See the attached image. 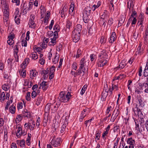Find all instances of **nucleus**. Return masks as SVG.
I'll return each instance as SVG.
<instances>
[{
	"instance_id": "de8ad7c7",
	"label": "nucleus",
	"mask_w": 148,
	"mask_h": 148,
	"mask_svg": "<svg viewBox=\"0 0 148 148\" xmlns=\"http://www.w3.org/2000/svg\"><path fill=\"white\" fill-rule=\"evenodd\" d=\"M57 53H56L55 57L54 58V60H53V62L54 64H56L58 61L59 58H56V57L58 56V55H57Z\"/></svg>"
},
{
	"instance_id": "423d86ee",
	"label": "nucleus",
	"mask_w": 148,
	"mask_h": 148,
	"mask_svg": "<svg viewBox=\"0 0 148 148\" xmlns=\"http://www.w3.org/2000/svg\"><path fill=\"white\" fill-rule=\"evenodd\" d=\"M91 8L90 6L85 7L83 11V15H90Z\"/></svg>"
},
{
	"instance_id": "f03ea898",
	"label": "nucleus",
	"mask_w": 148,
	"mask_h": 148,
	"mask_svg": "<svg viewBox=\"0 0 148 148\" xmlns=\"http://www.w3.org/2000/svg\"><path fill=\"white\" fill-rule=\"evenodd\" d=\"M86 61L85 59L82 58L80 62V67L79 69L77 71V72L76 73V75H79L82 73L81 70L83 69L85 65Z\"/></svg>"
},
{
	"instance_id": "49530a36",
	"label": "nucleus",
	"mask_w": 148,
	"mask_h": 148,
	"mask_svg": "<svg viewBox=\"0 0 148 148\" xmlns=\"http://www.w3.org/2000/svg\"><path fill=\"white\" fill-rule=\"evenodd\" d=\"M138 101L140 105H142L143 104V98L142 97H140L138 98Z\"/></svg>"
},
{
	"instance_id": "79ce46f5",
	"label": "nucleus",
	"mask_w": 148,
	"mask_h": 148,
	"mask_svg": "<svg viewBox=\"0 0 148 148\" xmlns=\"http://www.w3.org/2000/svg\"><path fill=\"white\" fill-rule=\"evenodd\" d=\"M22 119V116L21 114H19L18 115L16 119V121H21Z\"/></svg>"
},
{
	"instance_id": "aec40b11",
	"label": "nucleus",
	"mask_w": 148,
	"mask_h": 148,
	"mask_svg": "<svg viewBox=\"0 0 148 148\" xmlns=\"http://www.w3.org/2000/svg\"><path fill=\"white\" fill-rule=\"evenodd\" d=\"M108 90H107L106 89L105 90H103L101 94L102 98H103L104 99V98H106V97L108 94Z\"/></svg>"
},
{
	"instance_id": "0eeeda50",
	"label": "nucleus",
	"mask_w": 148,
	"mask_h": 148,
	"mask_svg": "<svg viewBox=\"0 0 148 148\" xmlns=\"http://www.w3.org/2000/svg\"><path fill=\"white\" fill-rule=\"evenodd\" d=\"M15 47H16L14 49V56L15 58V60L16 62H18V48H17V45H15Z\"/></svg>"
},
{
	"instance_id": "6ab92c4d",
	"label": "nucleus",
	"mask_w": 148,
	"mask_h": 148,
	"mask_svg": "<svg viewBox=\"0 0 148 148\" xmlns=\"http://www.w3.org/2000/svg\"><path fill=\"white\" fill-rule=\"evenodd\" d=\"M125 62V60H122L121 63H120L119 67H117V68H120L121 69L123 68L126 65Z\"/></svg>"
},
{
	"instance_id": "6e6d98bb",
	"label": "nucleus",
	"mask_w": 148,
	"mask_h": 148,
	"mask_svg": "<svg viewBox=\"0 0 148 148\" xmlns=\"http://www.w3.org/2000/svg\"><path fill=\"white\" fill-rule=\"evenodd\" d=\"M125 19L124 17L122 16L120 17L119 20V22L121 23H123L124 22Z\"/></svg>"
},
{
	"instance_id": "0e129e2a",
	"label": "nucleus",
	"mask_w": 148,
	"mask_h": 148,
	"mask_svg": "<svg viewBox=\"0 0 148 148\" xmlns=\"http://www.w3.org/2000/svg\"><path fill=\"white\" fill-rule=\"evenodd\" d=\"M45 61L44 59L43 58H41L39 60V62L41 64H43L45 63Z\"/></svg>"
},
{
	"instance_id": "1a4fd4ad",
	"label": "nucleus",
	"mask_w": 148,
	"mask_h": 148,
	"mask_svg": "<svg viewBox=\"0 0 148 148\" xmlns=\"http://www.w3.org/2000/svg\"><path fill=\"white\" fill-rule=\"evenodd\" d=\"M71 96L70 93L68 92L67 95H66L63 98L62 100H61L62 102H67L70 99V97Z\"/></svg>"
},
{
	"instance_id": "4c0bfd02",
	"label": "nucleus",
	"mask_w": 148,
	"mask_h": 148,
	"mask_svg": "<svg viewBox=\"0 0 148 148\" xmlns=\"http://www.w3.org/2000/svg\"><path fill=\"white\" fill-rule=\"evenodd\" d=\"M106 41V38L105 37L102 36L100 39V42L101 44H104Z\"/></svg>"
},
{
	"instance_id": "b1692460",
	"label": "nucleus",
	"mask_w": 148,
	"mask_h": 148,
	"mask_svg": "<svg viewBox=\"0 0 148 148\" xmlns=\"http://www.w3.org/2000/svg\"><path fill=\"white\" fill-rule=\"evenodd\" d=\"M67 9L66 8V7L65 6L63 7L62 10H61V17H63L65 16V13L67 11Z\"/></svg>"
},
{
	"instance_id": "7ed1b4c3",
	"label": "nucleus",
	"mask_w": 148,
	"mask_h": 148,
	"mask_svg": "<svg viewBox=\"0 0 148 148\" xmlns=\"http://www.w3.org/2000/svg\"><path fill=\"white\" fill-rule=\"evenodd\" d=\"M72 37L74 42H78L80 38V33L78 32H73Z\"/></svg>"
},
{
	"instance_id": "2eb2a0df",
	"label": "nucleus",
	"mask_w": 148,
	"mask_h": 148,
	"mask_svg": "<svg viewBox=\"0 0 148 148\" xmlns=\"http://www.w3.org/2000/svg\"><path fill=\"white\" fill-rule=\"evenodd\" d=\"M16 143L17 144L20 145V146L22 147H24L25 143V141L23 140H17Z\"/></svg>"
},
{
	"instance_id": "20e7f679",
	"label": "nucleus",
	"mask_w": 148,
	"mask_h": 148,
	"mask_svg": "<svg viewBox=\"0 0 148 148\" xmlns=\"http://www.w3.org/2000/svg\"><path fill=\"white\" fill-rule=\"evenodd\" d=\"M101 55H100L99 56L100 57L98 60V62L97 63V65L98 66L100 67H103V66L106 64L107 63V60H103L102 59Z\"/></svg>"
},
{
	"instance_id": "c85d7f7f",
	"label": "nucleus",
	"mask_w": 148,
	"mask_h": 148,
	"mask_svg": "<svg viewBox=\"0 0 148 148\" xmlns=\"http://www.w3.org/2000/svg\"><path fill=\"white\" fill-rule=\"evenodd\" d=\"M19 16L18 15H16L14 18V20L15 23L17 24H18L20 23V19L19 18Z\"/></svg>"
},
{
	"instance_id": "774afa93",
	"label": "nucleus",
	"mask_w": 148,
	"mask_h": 148,
	"mask_svg": "<svg viewBox=\"0 0 148 148\" xmlns=\"http://www.w3.org/2000/svg\"><path fill=\"white\" fill-rule=\"evenodd\" d=\"M2 88L5 91H7L8 90V88L7 86V85L5 84H4V85L2 86Z\"/></svg>"
},
{
	"instance_id": "ea45409f",
	"label": "nucleus",
	"mask_w": 148,
	"mask_h": 148,
	"mask_svg": "<svg viewBox=\"0 0 148 148\" xmlns=\"http://www.w3.org/2000/svg\"><path fill=\"white\" fill-rule=\"evenodd\" d=\"M86 87L87 86L85 85L82 88L80 92V94L82 95H83V94L84 93L85 91V89H86Z\"/></svg>"
},
{
	"instance_id": "dca6fc26",
	"label": "nucleus",
	"mask_w": 148,
	"mask_h": 148,
	"mask_svg": "<svg viewBox=\"0 0 148 148\" xmlns=\"http://www.w3.org/2000/svg\"><path fill=\"white\" fill-rule=\"evenodd\" d=\"M127 144H130V145H133L135 144V142L134 140L132 139V138H128L127 141Z\"/></svg>"
},
{
	"instance_id": "c756f323",
	"label": "nucleus",
	"mask_w": 148,
	"mask_h": 148,
	"mask_svg": "<svg viewBox=\"0 0 148 148\" xmlns=\"http://www.w3.org/2000/svg\"><path fill=\"white\" fill-rule=\"evenodd\" d=\"M29 22V24H30L31 25H29L30 27L34 28L35 27V24L34 20H33L32 19H30Z\"/></svg>"
},
{
	"instance_id": "f8f14e48",
	"label": "nucleus",
	"mask_w": 148,
	"mask_h": 148,
	"mask_svg": "<svg viewBox=\"0 0 148 148\" xmlns=\"http://www.w3.org/2000/svg\"><path fill=\"white\" fill-rule=\"evenodd\" d=\"M38 74L36 71L35 70H31L30 71L29 75L31 78L33 79V77H35Z\"/></svg>"
},
{
	"instance_id": "4468645a",
	"label": "nucleus",
	"mask_w": 148,
	"mask_h": 148,
	"mask_svg": "<svg viewBox=\"0 0 148 148\" xmlns=\"http://www.w3.org/2000/svg\"><path fill=\"white\" fill-rule=\"evenodd\" d=\"M82 29V27L81 25L80 24L77 25L75 29L74 30L73 32H78L79 33H80Z\"/></svg>"
},
{
	"instance_id": "6e6552de",
	"label": "nucleus",
	"mask_w": 148,
	"mask_h": 148,
	"mask_svg": "<svg viewBox=\"0 0 148 148\" xmlns=\"http://www.w3.org/2000/svg\"><path fill=\"white\" fill-rule=\"evenodd\" d=\"M143 48H141L140 44L137 48V51L136 52V55L137 54L140 55H141L143 53Z\"/></svg>"
},
{
	"instance_id": "c9c22d12",
	"label": "nucleus",
	"mask_w": 148,
	"mask_h": 148,
	"mask_svg": "<svg viewBox=\"0 0 148 148\" xmlns=\"http://www.w3.org/2000/svg\"><path fill=\"white\" fill-rule=\"evenodd\" d=\"M30 99V92H28L26 96V99L27 101H29Z\"/></svg>"
},
{
	"instance_id": "473e14b6",
	"label": "nucleus",
	"mask_w": 148,
	"mask_h": 148,
	"mask_svg": "<svg viewBox=\"0 0 148 148\" xmlns=\"http://www.w3.org/2000/svg\"><path fill=\"white\" fill-rule=\"evenodd\" d=\"M66 127V123H64L62 126L61 129L60 131L61 133H62L65 131Z\"/></svg>"
},
{
	"instance_id": "412c9836",
	"label": "nucleus",
	"mask_w": 148,
	"mask_h": 148,
	"mask_svg": "<svg viewBox=\"0 0 148 148\" xmlns=\"http://www.w3.org/2000/svg\"><path fill=\"white\" fill-rule=\"evenodd\" d=\"M27 111V110H26L23 112V115L27 117H30V114L29 112Z\"/></svg>"
},
{
	"instance_id": "ddd939ff",
	"label": "nucleus",
	"mask_w": 148,
	"mask_h": 148,
	"mask_svg": "<svg viewBox=\"0 0 148 148\" xmlns=\"http://www.w3.org/2000/svg\"><path fill=\"white\" fill-rule=\"evenodd\" d=\"M47 82L43 81V82L40 83V86H42V88L43 90H45L48 87V86L47 84Z\"/></svg>"
},
{
	"instance_id": "5701e85b",
	"label": "nucleus",
	"mask_w": 148,
	"mask_h": 148,
	"mask_svg": "<svg viewBox=\"0 0 148 148\" xmlns=\"http://www.w3.org/2000/svg\"><path fill=\"white\" fill-rule=\"evenodd\" d=\"M9 110L12 114H14L15 111V106L12 105L9 108Z\"/></svg>"
},
{
	"instance_id": "58836bf2",
	"label": "nucleus",
	"mask_w": 148,
	"mask_h": 148,
	"mask_svg": "<svg viewBox=\"0 0 148 148\" xmlns=\"http://www.w3.org/2000/svg\"><path fill=\"white\" fill-rule=\"evenodd\" d=\"M65 96V95L64 94L63 92H60V94L59 98L60 99V101L62 100L63 98Z\"/></svg>"
},
{
	"instance_id": "8fccbe9b",
	"label": "nucleus",
	"mask_w": 148,
	"mask_h": 148,
	"mask_svg": "<svg viewBox=\"0 0 148 148\" xmlns=\"http://www.w3.org/2000/svg\"><path fill=\"white\" fill-rule=\"evenodd\" d=\"M55 67L52 66L50 69V73H53L55 71Z\"/></svg>"
},
{
	"instance_id": "4be33fe9",
	"label": "nucleus",
	"mask_w": 148,
	"mask_h": 148,
	"mask_svg": "<svg viewBox=\"0 0 148 148\" xmlns=\"http://www.w3.org/2000/svg\"><path fill=\"white\" fill-rule=\"evenodd\" d=\"M35 126V122L32 121L31 123H29V128L30 130H34Z\"/></svg>"
},
{
	"instance_id": "393cba45",
	"label": "nucleus",
	"mask_w": 148,
	"mask_h": 148,
	"mask_svg": "<svg viewBox=\"0 0 148 148\" xmlns=\"http://www.w3.org/2000/svg\"><path fill=\"white\" fill-rule=\"evenodd\" d=\"M101 132L100 131L97 130L96 131V137L95 138V139L96 141L97 140H99V138L100 137V134Z\"/></svg>"
},
{
	"instance_id": "864d4df0",
	"label": "nucleus",
	"mask_w": 148,
	"mask_h": 148,
	"mask_svg": "<svg viewBox=\"0 0 148 148\" xmlns=\"http://www.w3.org/2000/svg\"><path fill=\"white\" fill-rule=\"evenodd\" d=\"M137 13L136 11H133L132 14L131 16V18H134V17L136 18Z\"/></svg>"
},
{
	"instance_id": "bf43d9fd",
	"label": "nucleus",
	"mask_w": 148,
	"mask_h": 148,
	"mask_svg": "<svg viewBox=\"0 0 148 148\" xmlns=\"http://www.w3.org/2000/svg\"><path fill=\"white\" fill-rule=\"evenodd\" d=\"M13 3H16L17 5H18L20 4V0H12Z\"/></svg>"
},
{
	"instance_id": "052dcab7",
	"label": "nucleus",
	"mask_w": 148,
	"mask_h": 148,
	"mask_svg": "<svg viewBox=\"0 0 148 148\" xmlns=\"http://www.w3.org/2000/svg\"><path fill=\"white\" fill-rule=\"evenodd\" d=\"M22 45L23 46L26 47L27 46V41L25 40H22Z\"/></svg>"
},
{
	"instance_id": "13d9d810",
	"label": "nucleus",
	"mask_w": 148,
	"mask_h": 148,
	"mask_svg": "<svg viewBox=\"0 0 148 148\" xmlns=\"http://www.w3.org/2000/svg\"><path fill=\"white\" fill-rule=\"evenodd\" d=\"M8 44L10 45H12L14 42L13 40L12 39H9L7 41Z\"/></svg>"
},
{
	"instance_id": "f257e3e1",
	"label": "nucleus",
	"mask_w": 148,
	"mask_h": 148,
	"mask_svg": "<svg viewBox=\"0 0 148 148\" xmlns=\"http://www.w3.org/2000/svg\"><path fill=\"white\" fill-rule=\"evenodd\" d=\"M61 139L60 138H58L55 139L54 137L51 140V145L55 147H57L58 146L60 145Z\"/></svg>"
},
{
	"instance_id": "5fc2aeb1",
	"label": "nucleus",
	"mask_w": 148,
	"mask_h": 148,
	"mask_svg": "<svg viewBox=\"0 0 148 148\" xmlns=\"http://www.w3.org/2000/svg\"><path fill=\"white\" fill-rule=\"evenodd\" d=\"M37 95V93L35 91H33L31 94V96L32 98H34Z\"/></svg>"
},
{
	"instance_id": "9d476101",
	"label": "nucleus",
	"mask_w": 148,
	"mask_h": 148,
	"mask_svg": "<svg viewBox=\"0 0 148 148\" xmlns=\"http://www.w3.org/2000/svg\"><path fill=\"white\" fill-rule=\"evenodd\" d=\"M116 35L115 32H113L110 37L109 39V42L110 43H112L116 39Z\"/></svg>"
},
{
	"instance_id": "bb28decb",
	"label": "nucleus",
	"mask_w": 148,
	"mask_h": 148,
	"mask_svg": "<svg viewBox=\"0 0 148 148\" xmlns=\"http://www.w3.org/2000/svg\"><path fill=\"white\" fill-rule=\"evenodd\" d=\"M74 8V3H71L70 7L69 10V14L72 13L73 12Z\"/></svg>"
},
{
	"instance_id": "09e8293b",
	"label": "nucleus",
	"mask_w": 148,
	"mask_h": 148,
	"mask_svg": "<svg viewBox=\"0 0 148 148\" xmlns=\"http://www.w3.org/2000/svg\"><path fill=\"white\" fill-rule=\"evenodd\" d=\"M132 25H135L137 21L136 18L135 17H134V18H132Z\"/></svg>"
},
{
	"instance_id": "a211bd4d",
	"label": "nucleus",
	"mask_w": 148,
	"mask_h": 148,
	"mask_svg": "<svg viewBox=\"0 0 148 148\" xmlns=\"http://www.w3.org/2000/svg\"><path fill=\"white\" fill-rule=\"evenodd\" d=\"M108 12L106 10H104L103 14L101 15V18L103 20H105V18H106L108 16Z\"/></svg>"
},
{
	"instance_id": "3c124183",
	"label": "nucleus",
	"mask_w": 148,
	"mask_h": 148,
	"mask_svg": "<svg viewBox=\"0 0 148 148\" xmlns=\"http://www.w3.org/2000/svg\"><path fill=\"white\" fill-rule=\"evenodd\" d=\"M143 75L144 77H147L148 76V69H145L144 71Z\"/></svg>"
},
{
	"instance_id": "f3484780",
	"label": "nucleus",
	"mask_w": 148,
	"mask_h": 148,
	"mask_svg": "<svg viewBox=\"0 0 148 148\" xmlns=\"http://www.w3.org/2000/svg\"><path fill=\"white\" fill-rule=\"evenodd\" d=\"M90 16L89 15H83V20L85 23H87L88 22L90 19Z\"/></svg>"
},
{
	"instance_id": "e433bc0d",
	"label": "nucleus",
	"mask_w": 148,
	"mask_h": 148,
	"mask_svg": "<svg viewBox=\"0 0 148 148\" xmlns=\"http://www.w3.org/2000/svg\"><path fill=\"white\" fill-rule=\"evenodd\" d=\"M51 106H52L53 105H51L50 103L47 104L45 107V110L47 111L49 110Z\"/></svg>"
},
{
	"instance_id": "37998d69",
	"label": "nucleus",
	"mask_w": 148,
	"mask_h": 148,
	"mask_svg": "<svg viewBox=\"0 0 148 148\" xmlns=\"http://www.w3.org/2000/svg\"><path fill=\"white\" fill-rule=\"evenodd\" d=\"M71 26V23L70 21H68L66 23V28L69 29H70Z\"/></svg>"
},
{
	"instance_id": "338daca9",
	"label": "nucleus",
	"mask_w": 148,
	"mask_h": 148,
	"mask_svg": "<svg viewBox=\"0 0 148 148\" xmlns=\"http://www.w3.org/2000/svg\"><path fill=\"white\" fill-rule=\"evenodd\" d=\"M49 73L48 70H43L41 73L42 74L46 75L47 74Z\"/></svg>"
},
{
	"instance_id": "69168bd1",
	"label": "nucleus",
	"mask_w": 148,
	"mask_h": 148,
	"mask_svg": "<svg viewBox=\"0 0 148 148\" xmlns=\"http://www.w3.org/2000/svg\"><path fill=\"white\" fill-rule=\"evenodd\" d=\"M90 57V60L91 61H93L95 58V55L94 54H91Z\"/></svg>"
},
{
	"instance_id": "a18cd8bd",
	"label": "nucleus",
	"mask_w": 148,
	"mask_h": 148,
	"mask_svg": "<svg viewBox=\"0 0 148 148\" xmlns=\"http://www.w3.org/2000/svg\"><path fill=\"white\" fill-rule=\"evenodd\" d=\"M113 23V19L112 18H109L108 22V24L110 26H111Z\"/></svg>"
},
{
	"instance_id": "a878e982",
	"label": "nucleus",
	"mask_w": 148,
	"mask_h": 148,
	"mask_svg": "<svg viewBox=\"0 0 148 148\" xmlns=\"http://www.w3.org/2000/svg\"><path fill=\"white\" fill-rule=\"evenodd\" d=\"M5 99V94L4 92L1 93L0 95V100L1 102H3Z\"/></svg>"
},
{
	"instance_id": "c03bdc74",
	"label": "nucleus",
	"mask_w": 148,
	"mask_h": 148,
	"mask_svg": "<svg viewBox=\"0 0 148 148\" xmlns=\"http://www.w3.org/2000/svg\"><path fill=\"white\" fill-rule=\"evenodd\" d=\"M140 124L141 126V127H143V128L145 126L146 127V129H147V130H148V126L147 127V126L145 124L144 122L141 123V121H140Z\"/></svg>"
},
{
	"instance_id": "603ef678",
	"label": "nucleus",
	"mask_w": 148,
	"mask_h": 148,
	"mask_svg": "<svg viewBox=\"0 0 148 148\" xmlns=\"http://www.w3.org/2000/svg\"><path fill=\"white\" fill-rule=\"evenodd\" d=\"M81 50L79 49H78L77 51V53L76 56V58H79L81 54Z\"/></svg>"
},
{
	"instance_id": "cd10ccee",
	"label": "nucleus",
	"mask_w": 148,
	"mask_h": 148,
	"mask_svg": "<svg viewBox=\"0 0 148 148\" xmlns=\"http://www.w3.org/2000/svg\"><path fill=\"white\" fill-rule=\"evenodd\" d=\"M30 56L32 59L34 60L38 58L37 53L36 52H33L30 55Z\"/></svg>"
},
{
	"instance_id": "680f3d73",
	"label": "nucleus",
	"mask_w": 148,
	"mask_h": 148,
	"mask_svg": "<svg viewBox=\"0 0 148 148\" xmlns=\"http://www.w3.org/2000/svg\"><path fill=\"white\" fill-rule=\"evenodd\" d=\"M108 132H107V131H105L102 134V137L103 139H106V138L105 137V136H106L108 134Z\"/></svg>"
},
{
	"instance_id": "7c9ffc66",
	"label": "nucleus",
	"mask_w": 148,
	"mask_h": 148,
	"mask_svg": "<svg viewBox=\"0 0 148 148\" xmlns=\"http://www.w3.org/2000/svg\"><path fill=\"white\" fill-rule=\"evenodd\" d=\"M12 102V99H10L9 101H8L7 102V105L5 108V110L6 111L7 110H8V108L10 104Z\"/></svg>"
},
{
	"instance_id": "9b49d317",
	"label": "nucleus",
	"mask_w": 148,
	"mask_h": 148,
	"mask_svg": "<svg viewBox=\"0 0 148 148\" xmlns=\"http://www.w3.org/2000/svg\"><path fill=\"white\" fill-rule=\"evenodd\" d=\"M22 128L19 126L17 130V132L16 134V136L18 138L21 137L22 135Z\"/></svg>"
},
{
	"instance_id": "a19ab883",
	"label": "nucleus",
	"mask_w": 148,
	"mask_h": 148,
	"mask_svg": "<svg viewBox=\"0 0 148 148\" xmlns=\"http://www.w3.org/2000/svg\"><path fill=\"white\" fill-rule=\"evenodd\" d=\"M60 27L58 25H55L53 29L56 30L55 31L59 32Z\"/></svg>"
},
{
	"instance_id": "2f4dec72",
	"label": "nucleus",
	"mask_w": 148,
	"mask_h": 148,
	"mask_svg": "<svg viewBox=\"0 0 148 148\" xmlns=\"http://www.w3.org/2000/svg\"><path fill=\"white\" fill-rule=\"evenodd\" d=\"M29 58H26L25 59L23 63V64L24 65V67H25V66H26L29 63Z\"/></svg>"
},
{
	"instance_id": "f704fd0d",
	"label": "nucleus",
	"mask_w": 148,
	"mask_h": 148,
	"mask_svg": "<svg viewBox=\"0 0 148 148\" xmlns=\"http://www.w3.org/2000/svg\"><path fill=\"white\" fill-rule=\"evenodd\" d=\"M4 15L5 17L9 18V12L6 9L4 10Z\"/></svg>"
},
{
	"instance_id": "39448f33",
	"label": "nucleus",
	"mask_w": 148,
	"mask_h": 148,
	"mask_svg": "<svg viewBox=\"0 0 148 148\" xmlns=\"http://www.w3.org/2000/svg\"><path fill=\"white\" fill-rule=\"evenodd\" d=\"M137 109L138 111V117L140 119V121H141L142 123V122H144V115L142 113L140 109H138V108H137Z\"/></svg>"
},
{
	"instance_id": "e2e57ef3",
	"label": "nucleus",
	"mask_w": 148,
	"mask_h": 148,
	"mask_svg": "<svg viewBox=\"0 0 148 148\" xmlns=\"http://www.w3.org/2000/svg\"><path fill=\"white\" fill-rule=\"evenodd\" d=\"M51 38V43H53V45H55L56 42V39L53 37L52 38Z\"/></svg>"
},
{
	"instance_id": "4d7b16f0",
	"label": "nucleus",
	"mask_w": 148,
	"mask_h": 148,
	"mask_svg": "<svg viewBox=\"0 0 148 148\" xmlns=\"http://www.w3.org/2000/svg\"><path fill=\"white\" fill-rule=\"evenodd\" d=\"M54 23V20H52L51 21L50 24V25H49V28L50 30L51 29L52 27V26L53 25Z\"/></svg>"
},
{
	"instance_id": "72a5a7b5",
	"label": "nucleus",
	"mask_w": 148,
	"mask_h": 148,
	"mask_svg": "<svg viewBox=\"0 0 148 148\" xmlns=\"http://www.w3.org/2000/svg\"><path fill=\"white\" fill-rule=\"evenodd\" d=\"M138 85L140 87H143L144 86L145 88H146V87H147V86H148V84L147 83H145L144 82L143 83H138Z\"/></svg>"
}]
</instances>
